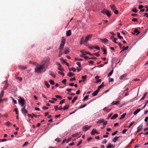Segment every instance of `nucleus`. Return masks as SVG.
I'll return each mask as SVG.
<instances>
[{"instance_id": "18", "label": "nucleus", "mask_w": 148, "mask_h": 148, "mask_svg": "<svg viewBox=\"0 0 148 148\" xmlns=\"http://www.w3.org/2000/svg\"><path fill=\"white\" fill-rule=\"evenodd\" d=\"M96 132L97 131L95 129H93L91 132V134L92 135H94L95 134H96Z\"/></svg>"}, {"instance_id": "16", "label": "nucleus", "mask_w": 148, "mask_h": 148, "mask_svg": "<svg viewBox=\"0 0 148 148\" xmlns=\"http://www.w3.org/2000/svg\"><path fill=\"white\" fill-rule=\"evenodd\" d=\"M64 44H61V43L60 46V48H59V50H62L63 49L64 46Z\"/></svg>"}, {"instance_id": "21", "label": "nucleus", "mask_w": 148, "mask_h": 148, "mask_svg": "<svg viewBox=\"0 0 148 148\" xmlns=\"http://www.w3.org/2000/svg\"><path fill=\"white\" fill-rule=\"evenodd\" d=\"M126 77V75L125 74H124L123 75L120 76L119 77L120 79L122 80L125 78Z\"/></svg>"}, {"instance_id": "24", "label": "nucleus", "mask_w": 148, "mask_h": 148, "mask_svg": "<svg viewBox=\"0 0 148 148\" xmlns=\"http://www.w3.org/2000/svg\"><path fill=\"white\" fill-rule=\"evenodd\" d=\"M21 111L23 114H25L27 113L28 111L26 109L24 110H21Z\"/></svg>"}, {"instance_id": "19", "label": "nucleus", "mask_w": 148, "mask_h": 148, "mask_svg": "<svg viewBox=\"0 0 148 148\" xmlns=\"http://www.w3.org/2000/svg\"><path fill=\"white\" fill-rule=\"evenodd\" d=\"M66 39L64 37H62V38L61 39V44H65V43Z\"/></svg>"}, {"instance_id": "39", "label": "nucleus", "mask_w": 148, "mask_h": 148, "mask_svg": "<svg viewBox=\"0 0 148 148\" xmlns=\"http://www.w3.org/2000/svg\"><path fill=\"white\" fill-rule=\"evenodd\" d=\"M129 47L128 46H127L126 47H125L124 46L122 48V49H123L122 51L126 50H127L129 48Z\"/></svg>"}, {"instance_id": "63", "label": "nucleus", "mask_w": 148, "mask_h": 148, "mask_svg": "<svg viewBox=\"0 0 148 148\" xmlns=\"http://www.w3.org/2000/svg\"><path fill=\"white\" fill-rule=\"evenodd\" d=\"M112 113H110V114H109L108 115V118H107V119H109V118H110V117L112 115Z\"/></svg>"}, {"instance_id": "45", "label": "nucleus", "mask_w": 148, "mask_h": 148, "mask_svg": "<svg viewBox=\"0 0 148 148\" xmlns=\"http://www.w3.org/2000/svg\"><path fill=\"white\" fill-rule=\"evenodd\" d=\"M58 69L61 71H64V69L61 66H59V67L58 68Z\"/></svg>"}, {"instance_id": "64", "label": "nucleus", "mask_w": 148, "mask_h": 148, "mask_svg": "<svg viewBox=\"0 0 148 148\" xmlns=\"http://www.w3.org/2000/svg\"><path fill=\"white\" fill-rule=\"evenodd\" d=\"M28 117H30L31 118L33 119V116L31 114H28Z\"/></svg>"}, {"instance_id": "3", "label": "nucleus", "mask_w": 148, "mask_h": 148, "mask_svg": "<svg viewBox=\"0 0 148 148\" xmlns=\"http://www.w3.org/2000/svg\"><path fill=\"white\" fill-rule=\"evenodd\" d=\"M92 35L88 34L85 37V40H84V43L87 42L89 41L92 38Z\"/></svg>"}, {"instance_id": "43", "label": "nucleus", "mask_w": 148, "mask_h": 148, "mask_svg": "<svg viewBox=\"0 0 148 148\" xmlns=\"http://www.w3.org/2000/svg\"><path fill=\"white\" fill-rule=\"evenodd\" d=\"M55 141L58 142H60L61 141V139L60 138H57L55 140Z\"/></svg>"}, {"instance_id": "57", "label": "nucleus", "mask_w": 148, "mask_h": 148, "mask_svg": "<svg viewBox=\"0 0 148 148\" xmlns=\"http://www.w3.org/2000/svg\"><path fill=\"white\" fill-rule=\"evenodd\" d=\"M76 64L79 66V67H81V65L80 62H77L76 63Z\"/></svg>"}, {"instance_id": "27", "label": "nucleus", "mask_w": 148, "mask_h": 148, "mask_svg": "<svg viewBox=\"0 0 148 148\" xmlns=\"http://www.w3.org/2000/svg\"><path fill=\"white\" fill-rule=\"evenodd\" d=\"M114 147L110 143L108 144V145L106 147V148H114Z\"/></svg>"}, {"instance_id": "37", "label": "nucleus", "mask_w": 148, "mask_h": 148, "mask_svg": "<svg viewBox=\"0 0 148 148\" xmlns=\"http://www.w3.org/2000/svg\"><path fill=\"white\" fill-rule=\"evenodd\" d=\"M49 74L51 75L53 77H56V75H54L52 73V72L51 71H49Z\"/></svg>"}, {"instance_id": "61", "label": "nucleus", "mask_w": 148, "mask_h": 148, "mask_svg": "<svg viewBox=\"0 0 148 148\" xmlns=\"http://www.w3.org/2000/svg\"><path fill=\"white\" fill-rule=\"evenodd\" d=\"M66 79H64L62 80V82L64 84H66Z\"/></svg>"}, {"instance_id": "56", "label": "nucleus", "mask_w": 148, "mask_h": 148, "mask_svg": "<svg viewBox=\"0 0 148 148\" xmlns=\"http://www.w3.org/2000/svg\"><path fill=\"white\" fill-rule=\"evenodd\" d=\"M117 40V39L115 38H114V39L112 40V41L116 44L118 43V42L116 41V40Z\"/></svg>"}, {"instance_id": "28", "label": "nucleus", "mask_w": 148, "mask_h": 148, "mask_svg": "<svg viewBox=\"0 0 148 148\" xmlns=\"http://www.w3.org/2000/svg\"><path fill=\"white\" fill-rule=\"evenodd\" d=\"M69 105H66L64 106V108H63V110H67L69 108Z\"/></svg>"}, {"instance_id": "11", "label": "nucleus", "mask_w": 148, "mask_h": 148, "mask_svg": "<svg viewBox=\"0 0 148 148\" xmlns=\"http://www.w3.org/2000/svg\"><path fill=\"white\" fill-rule=\"evenodd\" d=\"M120 137H122L121 136H120L118 137H115L114 138L112 139V141L114 142H116L117 140Z\"/></svg>"}, {"instance_id": "13", "label": "nucleus", "mask_w": 148, "mask_h": 148, "mask_svg": "<svg viewBox=\"0 0 148 148\" xmlns=\"http://www.w3.org/2000/svg\"><path fill=\"white\" fill-rule=\"evenodd\" d=\"M104 86V82H102L101 84L98 86L97 90H98L99 91L100 89L102 88Z\"/></svg>"}, {"instance_id": "6", "label": "nucleus", "mask_w": 148, "mask_h": 148, "mask_svg": "<svg viewBox=\"0 0 148 148\" xmlns=\"http://www.w3.org/2000/svg\"><path fill=\"white\" fill-rule=\"evenodd\" d=\"M84 45H85L88 48H90V49H92V47L91 45L89 43L86 42L84 43Z\"/></svg>"}, {"instance_id": "12", "label": "nucleus", "mask_w": 148, "mask_h": 148, "mask_svg": "<svg viewBox=\"0 0 148 148\" xmlns=\"http://www.w3.org/2000/svg\"><path fill=\"white\" fill-rule=\"evenodd\" d=\"M143 127V125L142 124H141L137 128V130H138V132H139L140 130H141L142 129Z\"/></svg>"}, {"instance_id": "49", "label": "nucleus", "mask_w": 148, "mask_h": 148, "mask_svg": "<svg viewBox=\"0 0 148 148\" xmlns=\"http://www.w3.org/2000/svg\"><path fill=\"white\" fill-rule=\"evenodd\" d=\"M132 11L135 13H136L137 12V10L136 8H134L132 9Z\"/></svg>"}, {"instance_id": "7", "label": "nucleus", "mask_w": 148, "mask_h": 148, "mask_svg": "<svg viewBox=\"0 0 148 148\" xmlns=\"http://www.w3.org/2000/svg\"><path fill=\"white\" fill-rule=\"evenodd\" d=\"M91 127V125L88 126V125H86L85 126H84V130H85V131H86L88 130Z\"/></svg>"}, {"instance_id": "2", "label": "nucleus", "mask_w": 148, "mask_h": 148, "mask_svg": "<svg viewBox=\"0 0 148 148\" xmlns=\"http://www.w3.org/2000/svg\"><path fill=\"white\" fill-rule=\"evenodd\" d=\"M19 99L18 100V102L20 103L21 106H23L25 103L24 99L21 97H19Z\"/></svg>"}, {"instance_id": "9", "label": "nucleus", "mask_w": 148, "mask_h": 148, "mask_svg": "<svg viewBox=\"0 0 148 148\" xmlns=\"http://www.w3.org/2000/svg\"><path fill=\"white\" fill-rule=\"evenodd\" d=\"M66 36H70L71 34V30H69L66 32Z\"/></svg>"}, {"instance_id": "42", "label": "nucleus", "mask_w": 148, "mask_h": 148, "mask_svg": "<svg viewBox=\"0 0 148 148\" xmlns=\"http://www.w3.org/2000/svg\"><path fill=\"white\" fill-rule=\"evenodd\" d=\"M4 92L3 90L1 92L0 94V97L1 98L3 97V96Z\"/></svg>"}, {"instance_id": "20", "label": "nucleus", "mask_w": 148, "mask_h": 148, "mask_svg": "<svg viewBox=\"0 0 148 148\" xmlns=\"http://www.w3.org/2000/svg\"><path fill=\"white\" fill-rule=\"evenodd\" d=\"M18 67L21 69L24 70L27 68L25 66H24L21 65H19Z\"/></svg>"}, {"instance_id": "25", "label": "nucleus", "mask_w": 148, "mask_h": 148, "mask_svg": "<svg viewBox=\"0 0 148 148\" xmlns=\"http://www.w3.org/2000/svg\"><path fill=\"white\" fill-rule=\"evenodd\" d=\"M126 115V113H124L123 114H122L121 116V117L119 118V119L120 120L122 119H123V118H124L125 117Z\"/></svg>"}, {"instance_id": "31", "label": "nucleus", "mask_w": 148, "mask_h": 148, "mask_svg": "<svg viewBox=\"0 0 148 148\" xmlns=\"http://www.w3.org/2000/svg\"><path fill=\"white\" fill-rule=\"evenodd\" d=\"M101 49L102 51H103L104 52V53H103L104 54H107V51L106 50L103 48V47H102L101 48Z\"/></svg>"}, {"instance_id": "41", "label": "nucleus", "mask_w": 148, "mask_h": 148, "mask_svg": "<svg viewBox=\"0 0 148 148\" xmlns=\"http://www.w3.org/2000/svg\"><path fill=\"white\" fill-rule=\"evenodd\" d=\"M49 82L51 85H53L54 84V82L53 80H50L49 81Z\"/></svg>"}, {"instance_id": "50", "label": "nucleus", "mask_w": 148, "mask_h": 148, "mask_svg": "<svg viewBox=\"0 0 148 148\" xmlns=\"http://www.w3.org/2000/svg\"><path fill=\"white\" fill-rule=\"evenodd\" d=\"M55 97H56L60 99H62V97L60 96L59 95H56L55 96Z\"/></svg>"}, {"instance_id": "30", "label": "nucleus", "mask_w": 148, "mask_h": 148, "mask_svg": "<svg viewBox=\"0 0 148 148\" xmlns=\"http://www.w3.org/2000/svg\"><path fill=\"white\" fill-rule=\"evenodd\" d=\"M74 75V74L72 72H69L67 74V75L70 77H71Z\"/></svg>"}, {"instance_id": "62", "label": "nucleus", "mask_w": 148, "mask_h": 148, "mask_svg": "<svg viewBox=\"0 0 148 148\" xmlns=\"http://www.w3.org/2000/svg\"><path fill=\"white\" fill-rule=\"evenodd\" d=\"M138 21V19L136 18H133L132 19V21L133 22H135L137 21Z\"/></svg>"}, {"instance_id": "58", "label": "nucleus", "mask_w": 148, "mask_h": 148, "mask_svg": "<svg viewBox=\"0 0 148 148\" xmlns=\"http://www.w3.org/2000/svg\"><path fill=\"white\" fill-rule=\"evenodd\" d=\"M88 95L86 96L84 98V101L87 100L88 98Z\"/></svg>"}, {"instance_id": "8", "label": "nucleus", "mask_w": 148, "mask_h": 148, "mask_svg": "<svg viewBox=\"0 0 148 148\" xmlns=\"http://www.w3.org/2000/svg\"><path fill=\"white\" fill-rule=\"evenodd\" d=\"M119 103V101H113L111 103L112 105H117Z\"/></svg>"}, {"instance_id": "44", "label": "nucleus", "mask_w": 148, "mask_h": 148, "mask_svg": "<svg viewBox=\"0 0 148 148\" xmlns=\"http://www.w3.org/2000/svg\"><path fill=\"white\" fill-rule=\"evenodd\" d=\"M80 134V133L79 134L78 133H76L75 134L72 135V136L73 137H76L77 136H78Z\"/></svg>"}, {"instance_id": "52", "label": "nucleus", "mask_w": 148, "mask_h": 148, "mask_svg": "<svg viewBox=\"0 0 148 148\" xmlns=\"http://www.w3.org/2000/svg\"><path fill=\"white\" fill-rule=\"evenodd\" d=\"M127 131V129H124L122 131V133L123 134H125L126 132Z\"/></svg>"}, {"instance_id": "53", "label": "nucleus", "mask_w": 148, "mask_h": 148, "mask_svg": "<svg viewBox=\"0 0 148 148\" xmlns=\"http://www.w3.org/2000/svg\"><path fill=\"white\" fill-rule=\"evenodd\" d=\"M17 79H18L20 81H21L22 80V78L21 77H18L16 78Z\"/></svg>"}, {"instance_id": "32", "label": "nucleus", "mask_w": 148, "mask_h": 148, "mask_svg": "<svg viewBox=\"0 0 148 148\" xmlns=\"http://www.w3.org/2000/svg\"><path fill=\"white\" fill-rule=\"evenodd\" d=\"M104 121V119H99L97 122V123H101L103 122Z\"/></svg>"}, {"instance_id": "36", "label": "nucleus", "mask_w": 148, "mask_h": 148, "mask_svg": "<svg viewBox=\"0 0 148 148\" xmlns=\"http://www.w3.org/2000/svg\"><path fill=\"white\" fill-rule=\"evenodd\" d=\"M44 83L46 86H47V88H49L50 87V85L48 84V82H47L45 81Z\"/></svg>"}, {"instance_id": "59", "label": "nucleus", "mask_w": 148, "mask_h": 148, "mask_svg": "<svg viewBox=\"0 0 148 148\" xmlns=\"http://www.w3.org/2000/svg\"><path fill=\"white\" fill-rule=\"evenodd\" d=\"M107 141L106 139H104L102 141L101 143L102 144H105L107 143Z\"/></svg>"}, {"instance_id": "4", "label": "nucleus", "mask_w": 148, "mask_h": 148, "mask_svg": "<svg viewBox=\"0 0 148 148\" xmlns=\"http://www.w3.org/2000/svg\"><path fill=\"white\" fill-rule=\"evenodd\" d=\"M69 51L70 49L68 47H65L63 53L64 54H67L69 53Z\"/></svg>"}, {"instance_id": "51", "label": "nucleus", "mask_w": 148, "mask_h": 148, "mask_svg": "<svg viewBox=\"0 0 148 148\" xmlns=\"http://www.w3.org/2000/svg\"><path fill=\"white\" fill-rule=\"evenodd\" d=\"M108 10H106V9H104L101 12V13L105 14L106 13V12Z\"/></svg>"}, {"instance_id": "15", "label": "nucleus", "mask_w": 148, "mask_h": 148, "mask_svg": "<svg viewBox=\"0 0 148 148\" xmlns=\"http://www.w3.org/2000/svg\"><path fill=\"white\" fill-rule=\"evenodd\" d=\"M111 110V109H108L106 107L104 108L103 109L104 111H106L107 112H109Z\"/></svg>"}, {"instance_id": "40", "label": "nucleus", "mask_w": 148, "mask_h": 148, "mask_svg": "<svg viewBox=\"0 0 148 148\" xmlns=\"http://www.w3.org/2000/svg\"><path fill=\"white\" fill-rule=\"evenodd\" d=\"M63 53H64L62 52V51L60 50L58 57H60L61 55H62Z\"/></svg>"}, {"instance_id": "34", "label": "nucleus", "mask_w": 148, "mask_h": 148, "mask_svg": "<svg viewBox=\"0 0 148 148\" xmlns=\"http://www.w3.org/2000/svg\"><path fill=\"white\" fill-rule=\"evenodd\" d=\"M117 36L119 39H122L123 38V37L120 35V34L119 32L117 33Z\"/></svg>"}, {"instance_id": "14", "label": "nucleus", "mask_w": 148, "mask_h": 148, "mask_svg": "<svg viewBox=\"0 0 148 148\" xmlns=\"http://www.w3.org/2000/svg\"><path fill=\"white\" fill-rule=\"evenodd\" d=\"M141 110V109L140 108L136 110L134 112V115H136Z\"/></svg>"}, {"instance_id": "1", "label": "nucleus", "mask_w": 148, "mask_h": 148, "mask_svg": "<svg viewBox=\"0 0 148 148\" xmlns=\"http://www.w3.org/2000/svg\"><path fill=\"white\" fill-rule=\"evenodd\" d=\"M49 59H47L45 61H43L42 64L36 67L35 69V72L38 73H41L42 70L44 69L45 66L47 67L49 63Z\"/></svg>"}, {"instance_id": "33", "label": "nucleus", "mask_w": 148, "mask_h": 148, "mask_svg": "<svg viewBox=\"0 0 148 148\" xmlns=\"http://www.w3.org/2000/svg\"><path fill=\"white\" fill-rule=\"evenodd\" d=\"M113 72V70L112 69L108 74V77L110 76L112 74Z\"/></svg>"}, {"instance_id": "23", "label": "nucleus", "mask_w": 148, "mask_h": 148, "mask_svg": "<svg viewBox=\"0 0 148 148\" xmlns=\"http://www.w3.org/2000/svg\"><path fill=\"white\" fill-rule=\"evenodd\" d=\"M134 33H132L133 34H134L135 33H137V34H136V35H138V34L140 33V32H139L138 29H135L134 31Z\"/></svg>"}, {"instance_id": "35", "label": "nucleus", "mask_w": 148, "mask_h": 148, "mask_svg": "<svg viewBox=\"0 0 148 148\" xmlns=\"http://www.w3.org/2000/svg\"><path fill=\"white\" fill-rule=\"evenodd\" d=\"M77 99V97H74L73 99L71 101V103H73L75 102V100Z\"/></svg>"}, {"instance_id": "29", "label": "nucleus", "mask_w": 148, "mask_h": 148, "mask_svg": "<svg viewBox=\"0 0 148 148\" xmlns=\"http://www.w3.org/2000/svg\"><path fill=\"white\" fill-rule=\"evenodd\" d=\"M5 125H7L8 127L10 126V125H12V123L9 121L7 122L6 123H5Z\"/></svg>"}, {"instance_id": "46", "label": "nucleus", "mask_w": 148, "mask_h": 148, "mask_svg": "<svg viewBox=\"0 0 148 148\" xmlns=\"http://www.w3.org/2000/svg\"><path fill=\"white\" fill-rule=\"evenodd\" d=\"M93 48L97 50H99L100 49V48L98 46H95L93 47Z\"/></svg>"}, {"instance_id": "10", "label": "nucleus", "mask_w": 148, "mask_h": 148, "mask_svg": "<svg viewBox=\"0 0 148 148\" xmlns=\"http://www.w3.org/2000/svg\"><path fill=\"white\" fill-rule=\"evenodd\" d=\"M118 115L117 114H114L111 118V120L114 119L117 117Z\"/></svg>"}, {"instance_id": "54", "label": "nucleus", "mask_w": 148, "mask_h": 148, "mask_svg": "<svg viewBox=\"0 0 148 148\" xmlns=\"http://www.w3.org/2000/svg\"><path fill=\"white\" fill-rule=\"evenodd\" d=\"M65 100V99H63L62 100H61L59 104L60 105H61L62 103H64V102Z\"/></svg>"}, {"instance_id": "22", "label": "nucleus", "mask_w": 148, "mask_h": 148, "mask_svg": "<svg viewBox=\"0 0 148 148\" xmlns=\"http://www.w3.org/2000/svg\"><path fill=\"white\" fill-rule=\"evenodd\" d=\"M110 7L111 10L113 11H114L116 9V8L114 5H111Z\"/></svg>"}, {"instance_id": "60", "label": "nucleus", "mask_w": 148, "mask_h": 148, "mask_svg": "<svg viewBox=\"0 0 148 148\" xmlns=\"http://www.w3.org/2000/svg\"><path fill=\"white\" fill-rule=\"evenodd\" d=\"M134 121L132 122L130 124V125L129 126L128 128H130L134 124Z\"/></svg>"}, {"instance_id": "17", "label": "nucleus", "mask_w": 148, "mask_h": 148, "mask_svg": "<svg viewBox=\"0 0 148 148\" xmlns=\"http://www.w3.org/2000/svg\"><path fill=\"white\" fill-rule=\"evenodd\" d=\"M99 91L97 89L92 94V95L94 96H96L97 95Z\"/></svg>"}, {"instance_id": "55", "label": "nucleus", "mask_w": 148, "mask_h": 148, "mask_svg": "<svg viewBox=\"0 0 148 148\" xmlns=\"http://www.w3.org/2000/svg\"><path fill=\"white\" fill-rule=\"evenodd\" d=\"M83 37H82L81 38V40H80V45H82L83 44Z\"/></svg>"}, {"instance_id": "26", "label": "nucleus", "mask_w": 148, "mask_h": 148, "mask_svg": "<svg viewBox=\"0 0 148 148\" xmlns=\"http://www.w3.org/2000/svg\"><path fill=\"white\" fill-rule=\"evenodd\" d=\"M105 14H106L109 17H110L111 15L110 12L108 10L107 11Z\"/></svg>"}, {"instance_id": "47", "label": "nucleus", "mask_w": 148, "mask_h": 148, "mask_svg": "<svg viewBox=\"0 0 148 148\" xmlns=\"http://www.w3.org/2000/svg\"><path fill=\"white\" fill-rule=\"evenodd\" d=\"M18 108H16L14 110V111L16 112V114L18 115L19 114L18 111Z\"/></svg>"}, {"instance_id": "48", "label": "nucleus", "mask_w": 148, "mask_h": 148, "mask_svg": "<svg viewBox=\"0 0 148 148\" xmlns=\"http://www.w3.org/2000/svg\"><path fill=\"white\" fill-rule=\"evenodd\" d=\"M60 60L61 61H62V63H65V62H66L65 60L63 59L62 58H61L60 59Z\"/></svg>"}, {"instance_id": "5", "label": "nucleus", "mask_w": 148, "mask_h": 148, "mask_svg": "<svg viewBox=\"0 0 148 148\" xmlns=\"http://www.w3.org/2000/svg\"><path fill=\"white\" fill-rule=\"evenodd\" d=\"M100 40L104 44H106L108 42V40L106 39V38L104 39H100Z\"/></svg>"}, {"instance_id": "38", "label": "nucleus", "mask_w": 148, "mask_h": 148, "mask_svg": "<svg viewBox=\"0 0 148 148\" xmlns=\"http://www.w3.org/2000/svg\"><path fill=\"white\" fill-rule=\"evenodd\" d=\"M93 55H95L97 56V57H98L100 56V54L98 53H96L92 54V56Z\"/></svg>"}]
</instances>
